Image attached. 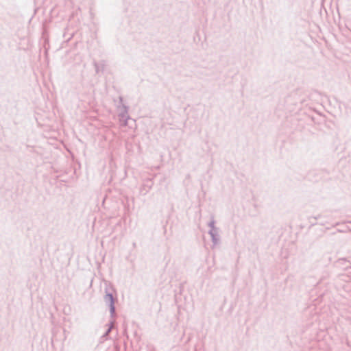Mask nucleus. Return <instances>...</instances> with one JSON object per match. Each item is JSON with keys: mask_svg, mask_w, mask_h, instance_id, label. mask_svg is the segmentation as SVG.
Returning a JSON list of instances; mask_svg holds the SVG:
<instances>
[{"mask_svg": "<svg viewBox=\"0 0 351 351\" xmlns=\"http://www.w3.org/2000/svg\"><path fill=\"white\" fill-rule=\"evenodd\" d=\"M215 221L214 219V217H212L211 220L208 223V226L210 228V230H213L214 231H215L216 230H218V228L215 226Z\"/></svg>", "mask_w": 351, "mask_h": 351, "instance_id": "6", "label": "nucleus"}, {"mask_svg": "<svg viewBox=\"0 0 351 351\" xmlns=\"http://www.w3.org/2000/svg\"><path fill=\"white\" fill-rule=\"evenodd\" d=\"M153 184L152 179H147L145 181L142 188V190L145 191V193H147L152 188Z\"/></svg>", "mask_w": 351, "mask_h": 351, "instance_id": "4", "label": "nucleus"}, {"mask_svg": "<svg viewBox=\"0 0 351 351\" xmlns=\"http://www.w3.org/2000/svg\"><path fill=\"white\" fill-rule=\"evenodd\" d=\"M119 105L117 106L119 112V118L120 122H121V125L123 126L128 125V120L130 119V117L128 114V107L123 104V97L120 96L119 97Z\"/></svg>", "mask_w": 351, "mask_h": 351, "instance_id": "2", "label": "nucleus"}, {"mask_svg": "<svg viewBox=\"0 0 351 351\" xmlns=\"http://www.w3.org/2000/svg\"><path fill=\"white\" fill-rule=\"evenodd\" d=\"M97 69H96V73H98L99 72V67H96Z\"/></svg>", "mask_w": 351, "mask_h": 351, "instance_id": "7", "label": "nucleus"}, {"mask_svg": "<svg viewBox=\"0 0 351 351\" xmlns=\"http://www.w3.org/2000/svg\"><path fill=\"white\" fill-rule=\"evenodd\" d=\"M208 234H210V236L211 237L212 242H213V245H217L219 242V236L218 234V230H216L215 231H214L213 230H210L208 232Z\"/></svg>", "mask_w": 351, "mask_h": 351, "instance_id": "3", "label": "nucleus"}, {"mask_svg": "<svg viewBox=\"0 0 351 351\" xmlns=\"http://www.w3.org/2000/svg\"><path fill=\"white\" fill-rule=\"evenodd\" d=\"M114 323V320H112L110 322L109 327L107 329V330L106 331V332L102 335V337H101L102 339H107L109 333L110 332V331L112 330V328H113Z\"/></svg>", "mask_w": 351, "mask_h": 351, "instance_id": "5", "label": "nucleus"}, {"mask_svg": "<svg viewBox=\"0 0 351 351\" xmlns=\"http://www.w3.org/2000/svg\"><path fill=\"white\" fill-rule=\"evenodd\" d=\"M105 295H104V301L105 304L109 307L110 317L114 319L116 316V308L114 306L117 298L114 296L115 290L108 282H105Z\"/></svg>", "mask_w": 351, "mask_h": 351, "instance_id": "1", "label": "nucleus"}]
</instances>
